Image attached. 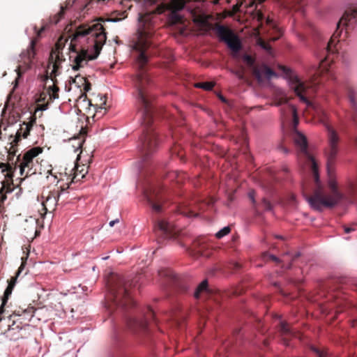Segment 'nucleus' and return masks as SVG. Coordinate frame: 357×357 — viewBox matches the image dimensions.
Masks as SVG:
<instances>
[{
	"instance_id": "obj_41",
	"label": "nucleus",
	"mask_w": 357,
	"mask_h": 357,
	"mask_svg": "<svg viewBox=\"0 0 357 357\" xmlns=\"http://www.w3.org/2000/svg\"><path fill=\"white\" fill-rule=\"evenodd\" d=\"M7 303H4V301H1V305H0V322L2 321L3 319V317H2V314L4 313L5 312V306L6 305Z\"/></svg>"
},
{
	"instance_id": "obj_24",
	"label": "nucleus",
	"mask_w": 357,
	"mask_h": 357,
	"mask_svg": "<svg viewBox=\"0 0 357 357\" xmlns=\"http://www.w3.org/2000/svg\"><path fill=\"white\" fill-rule=\"evenodd\" d=\"M74 174L72 178V182H77L84 178L85 174L87 172L85 167L77 165L74 168Z\"/></svg>"
},
{
	"instance_id": "obj_15",
	"label": "nucleus",
	"mask_w": 357,
	"mask_h": 357,
	"mask_svg": "<svg viewBox=\"0 0 357 357\" xmlns=\"http://www.w3.org/2000/svg\"><path fill=\"white\" fill-rule=\"evenodd\" d=\"M188 252L194 257H208L211 255V251L208 250V245L204 237L195 238L188 248Z\"/></svg>"
},
{
	"instance_id": "obj_23",
	"label": "nucleus",
	"mask_w": 357,
	"mask_h": 357,
	"mask_svg": "<svg viewBox=\"0 0 357 357\" xmlns=\"http://www.w3.org/2000/svg\"><path fill=\"white\" fill-rule=\"evenodd\" d=\"M345 88L351 107L354 112H357L356 91L354 88L349 84L346 85Z\"/></svg>"
},
{
	"instance_id": "obj_5",
	"label": "nucleus",
	"mask_w": 357,
	"mask_h": 357,
	"mask_svg": "<svg viewBox=\"0 0 357 357\" xmlns=\"http://www.w3.org/2000/svg\"><path fill=\"white\" fill-rule=\"evenodd\" d=\"M67 41L68 38L61 36L51 50L49 57V64H52L53 69L50 77L47 75L45 79H48L50 78L52 84L47 88V93L49 96L48 100L46 103L38 105L37 109L42 111L46 110L48 108L49 104L54 100L58 99L59 97V87L57 86L56 72L60 68V64L65 61L62 51Z\"/></svg>"
},
{
	"instance_id": "obj_28",
	"label": "nucleus",
	"mask_w": 357,
	"mask_h": 357,
	"mask_svg": "<svg viewBox=\"0 0 357 357\" xmlns=\"http://www.w3.org/2000/svg\"><path fill=\"white\" fill-rule=\"evenodd\" d=\"M195 88L202 89L205 91H211L215 86V83L213 82H197L194 84Z\"/></svg>"
},
{
	"instance_id": "obj_53",
	"label": "nucleus",
	"mask_w": 357,
	"mask_h": 357,
	"mask_svg": "<svg viewBox=\"0 0 357 357\" xmlns=\"http://www.w3.org/2000/svg\"><path fill=\"white\" fill-rule=\"evenodd\" d=\"M16 71H17V76L20 77L21 76L20 66H18L17 68Z\"/></svg>"
},
{
	"instance_id": "obj_10",
	"label": "nucleus",
	"mask_w": 357,
	"mask_h": 357,
	"mask_svg": "<svg viewBox=\"0 0 357 357\" xmlns=\"http://www.w3.org/2000/svg\"><path fill=\"white\" fill-rule=\"evenodd\" d=\"M320 81L317 79L312 80L310 83H305L300 80L297 76L290 77V86L295 91L296 94L300 98V100L305 103H308L307 98L309 88L314 89L319 84Z\"/></svg>"
},
{
	"instance_id": "obj_39",
	"label": "nucleus",
	"mask_w": 357,
	"mask_h": 357,
	"mask_svg": "<svg viewBox=\"0 0 357 357\" xmlns=\"http://www.w3.org/2000/svg\"><path fill=\"white\" fill-rule=\"evenodd\" d=\"M170 176H174L177 183H181L185 178V174L183 172H173Z\"/></svg>"
},
{
	"instance_id": "obj_16",
	"label": "nucleus",
	"mask_w": 357,
	"mask_h": 357,
	"mask_svg": "<svg viewBox=\"0 0 357 357\" xmlns=\"http://www.w3.org/2000/svg\"><path fill=\"white\" fill-rule=\"evenodd\" d=\"M155 235L161 239L173 237L175 234L174 225L165 220H158L154 225Z\"/></svg>"
},
{
	"instance_id": "obj_31",
	"label": "nucleus",
	"mask_w": 357,
	"mask_h": 357,
	"mask_svg": "<svg viewBox=\"0 0 357 357\" xmlns=\"http://www.w3.org/2000/svg\"><path fill=\"white\" fill-rule=\"evenodd\" d=\"M24 268V263H22V264L20 265V266L19 267L18 270H17V272L16 273V275L15 277H12L8 281V287H11V288L14 289L15 286V284H16V281H17V278L18 277V275L20 274L21 271L23 270Z\"/></svg>"
},
{
	"instance_id": "obj_50",
	"label": "nucleus",
	"mask_w": 357,
	"mask_h": 357,
	"mask_svg": "<svg viewBox=\"0 0 357 357\" xmlns=\"http://www.w3.org/2000/svg\"><path fill=\"white\" fill-rule=\"evenodd\" d=\"M116 222H119V219L110 221L109 225L110 227H113Z\"/></svg>"
},
{
	"instance_id": "obj_13",
	"label": "nucleus",
	"mask_w": 357,
	"mask_h": 357,
	"mask_svg": "<svg viewBox=\"0 0 357 357\" xmlns=\"http://www.w3.org/2000/svg\"><path fill=\"white\" fill-rule=\"evenodd\" d=\"M155 321V314L152 309L148 308L144 319L128 318L126 324L134 333L145 332L147 329V324L149 320Z\"/></svg>"
},
{
	"instance_id": "obj_45",
	"label": "nucleus",
	"mask_w": 357,
	"mask_h": 357,
	"mask_svg": "<svg viewBox=\"0 0 357 357\" xmlns=\"http://www.w3.org/2000/svg\"><path fill=\"white\" fill-rule=\"evenodd\" d=\"M313 351H314L317 357H326L325 354L323 352L320 351L319 349L313 348Z\"/></svg>"
},
{
	"instance_id": "obj_19",
	"label": "nucleus",
	"mask_w": 357,
	"mask_h": 357,
	"mask_svg": "<svg viewBox=\"0 0 357 357\" xmlns=\"http://www.w3.org/2000/svg\"><path fill=\"white\" fill-rule=\"evenodd\" d=\"M34 312L35 309L33 307H28L25 310H15L13 316L18 317V318L13 321V324H15L16 321H19L20 324H23L24 321H29L33 317ZM11 317L12 315L10 316V318Z\"/></svg>"
},
{
	"instance_id": "obj_8",
	"label": "nucleus",
	"mask_w": 357,
	"mask_h": 357,
	"mask_svg": "<svg viewBox=\"0 0 357 357\" xmlns=\"http://www.w3.org/2000/svg\"><path fill=\"white\" fill-rule=\"evenodd\" d=\"M215 30L220 40L225 42L233 52H238L241 49L240 40L231 29L223 25H217Z\"/></svg>"
},
{
	"instance_id": "obj_25",
	"label": "nucleus",
	"mask_w": 357,
	"mask_h": 357,
	"mask_svg": "<svg viewBox=\"0 0 357 357\" xmlns=\"http://www.w3.org/2000/svg\"><path fill=\"white\" fill-rule=\"evenodd\" d=\"M208 282L207 280L202 281L199 286L197 287L195 291L194 292V296L195 298H199L202 293L208 292Z\"/></svg>"
},
{
	"instance_id": "obj_26",
	"label": "nucleus",
	"mask_w": 357,
	"mask_h": 357,
	"mask_svg": "<svg viewBox=\"0 0 357 357\" xmlns=\"http://www.w3.org/2000/svg\"><path fill=\"white\" fill-rule=\"evenodd\" d=\"M158 274L160 277L167 278L168 280L172 282H176V275L169 269H162L158 271Z\"/></svg>"
},
{
	"instance_id": "obj_32",
	"label": "nucleus",
	"mask_w": 357,
	"mask_h": 357,
	"mask_svg": "<svg viewBox=\"0 0 357 357\" xmlns=\"http://www.w3.org/2000/svg\"><path fill=\"white\" fill-rule=\"evenodd\" d=\"M266 23L267 25L272 27L273 29V30L278 33L279 36L278 37H275V38H272L273 40H276L280 37V36H281V34H282L280 29L276 26V24L273 21V20L270 19L269 17H267L266 19Z\"/></svg>"
},
{
	"instance_id": "obj_27",
	"label": "nucleus",
	"mask_w": 357,
	"mask_h": 357,
	"mask_svg": "<svg viewBox=\"0 0 357 357\" xmlns=\"http://www.w3.org/2000/svg\"><path fill=\"white\" fill-rule=\"evenodd\" d=\"M68 4H70V3H68L65 7H63V6L61 7L60 11L56 15H55L52 18L50 19L51 23L54 24H56L57 23H59V22L61 20V19L63 18L64 13H65V10L68 8Z\"/></svg>"
},
{
	"instance_id": "obj_17",
	"label": "nucleus",
	"mask_w": 357,
	"mask_h": 357,
	"mask_svg": "<svg viewBox=\"0 0 357 357\" xmlns=\"http://www.w3.org/2000/svg\"><path fill=\"white\" fill-rule=\"evenodd\" d=\"M68 188V185L66 188L61 186L60 187V190H54L49 192L45 200L43 202L45 213L47 212H52L55 210L61 193Z\"/></svg>"
},
{
	"instance_id": "obj_61",
	"label": "nucleus",
	"mask_w": 357,
	"mask_h": 357,
	"mask_svg": "<svg viewBox=\"0 0 357 357\" xmlns=\"http://www.w3.org/2000/svg\"><path fill=\"white\" fill-rule=\"evenodd\" d=\"M220 98L222 101L225 102V98H223L222 96H220Z\"/></svg>"
},
{
	"instance_id": "obj_56",
	"label": "nucleus",
	"mask_w": 357,
	"mask_h": 357,
	"mask_svg": "<svg viewBox=\"0 0 357 357\" xmlns=\"http://www.w3.org/2000/svg\"><path fill=\"white\" fill-rule=\"evenodd\" d=\"M82 143H83V141L82 142H79V144H78V147L80 148L82 145Z\"/></svg>"
},
{
	"instance_id": "obj_2",
	"label": "nucleus",
	"mask_w": 357,
	"mask_h": 357,
	"mask_svg": "<svg viewBox=\"0 0 357 357\" xmlns=\"http://www.w3.org/2000/svg\"><path fill=\"white\" fill-rule=\"evenodd\" d=\"M149 17V15L148 14L139 16V22L144 23L143 27L139 28L136 37L132 41V49L139 52L136 60L138 66L136 84L137 98L142 109V124L144 127L142 136L140 138V149L145 158L148 157L155 150L158 143L157 135L151 127L153 120V98L146 89V86L149 84L150 82L149 76L145 70V66L148 62L146 51L151 47V33L149 29L145 27Z\"/></svg>"
},
{
	"instance_id": "obj_64",
	"label": "nucleus",
	"mask_w": 357,
	"mask_h": 357,
	"mask_svg": "<svg viewBox=\"0 0 357 357\" xmlns=\"http://www.w3.org/2000/svg\"><path fill=\"white\" fill-rule=\"evenodd\" d=\"M298 256H299V254H296V255H295V257H294V259H295V258L298 257Z\"/></svg>"
},
{
	"instance_id": "obj_43",
	"label": "nucleus",
	"mask_w": 357,
	"mask_h": 357,
	"mask_svg": "<svg viewBox=\"0 0 357 357\" xmlns=\"http://www.w3.org/2000/svg\"><path fill=\"white\" fill-rule=\"evenodd\" d=\"M260 46L263 49H264V50H267L268 52H270L271 50V47L270 45H268V43H266L264 41H262V42L260 43Z\"/></svg>"
},
{
	"instance_id": "obj_11",
	"label": "nucleus",
	"mask_w": 357,
	"mask_h": 357,
	"mask_svg": "<svg viewBox=\"0 0 357 357\" xmlns=\"http://www.w3.org/2000/svg\"><path fill=\"white\" fill-rule=\"evenodd\" d=\"M36 122V114H31L30 116V120L29 122H24L21 126L20 129L17 131L13 139L11 142V146L9 149V160H10V155H15L16 149L15 147L17 146L18 142L21 141L22 137L26 138L30 133L32 127Z\"/></svg>"
},
{
	"instance_id": "obj_9",
	"label": "nucleus",
	"mask_w": 357,
	"mask_h": 357,
	"mask_svg": "<svg viewBox=\"0 0 357 357\" xmlns=\"http://www.w3.org/2000/svg\"><path fill=\"white\" fill-rule=\"evenodd\" d=\"M243 61L251 70L252 75L261 83L263 82L264 77L270 78L275 75L274 71L266 65L257 66L255 64V59L248 54H245L243 57Z\"/></svg>"
},
{
	"instance_id": "obj_63",
	"label": "nucleus",
	"mask_w": 357,
	"mask_h": 357,
	"mask_svg": "<svg viewBox=\"0 0 357 357\" xmlns=\"http://www.w3.org/2000/svg\"><path fill=\"white\" fill-rule=\"evenodd\" d=\"M339 288L342 289V287H339V286H338L337 287H335V289H336V290H339V289H338Z\"/></svg>"
},
{
	"instance_id": "obj_48",
	"label": "nucleus",
	"mask_w": 357,
	"mask_h": 357,
	"mask_svg": "<svg viewBox=\"0 0 357 357\" xmlns=\"http://www.w3.org/2000/svg\"><path fill=\"white\" fill-rule=\"evenodd\" d=\"M45 98H46V94L43 93L40 94V98L38 100V102H42V101H44L45 100Z\"/></svg>"
},
{
	"instance_id": "obj_59",
	"label": "nucleus",
	"mask_w": 357,
	"mask_h": 357,
	"mask_svg": "<svg viewBox=\"0 0 357 357\" xmlns=\"http://www.w3.org/2000/svg\"><path fill=\"white\" fill-rule=\"evenodd\" d=\"M353 326H357V320L354 321Z\"/></svg>"
},
{
	"instance_id": "obj_29",
	"label": "nucleus",
	"mask_w": 357,
	"mask_h": 357,
	"mask_svg": "<svg viewBox=\"0 0 357 357\" xmlns=\"http://www.w3.org/2000/svg\"><path fill=\"white\" fill-rule=\"evenodd\" d=\"M172 155L173 156H177L181 161H184V155L183 154L182 149L179 145H175L171 149Z\"/></svg>"
},
{
	"instance_id": "obj_55",
	"label": "nucleus",
	"mask_w": 357,
	"mask_h": 357,
	"mask_svg": "<svg viewBox=\"0 0 357 357\" xmlns=\"http://www.w3.org/2000/svg\"><path fill=\"white\" fill-rule=\"evenodd\" d=\"M344 284V280H341L340 281V285H342V284Z\"/></svg>"
},
{
	"instance_id": "obj_38",
	"label": "nucleus",
	"mask_w": 357,
	"mask_h": 357,
	"mask_svg": "<svg viewBox=\"0 0 357 357\" xmlns=\"http://www.w3.org/2000/svg\"><path fill=\"white\" fill-rule=\"evenodd\" d=\"M82 89H81V91H84V93L82 94V96H84L86 97V93L91 90V84L89 82V80L86 79V82H84V84L82 85Z\"/></svg>"
},
{
	"instance_id": "obj_14",
	"label": "nucleus",
	"mask_w": 357,
	"mask_h": 357,
	"mask_svg": "<svg viewBox=\"0 0 357 357\" xmlns=\"http://www.w3.org/2000/svg\"><path fill=\"white\" fill-rule=\"evenodd\" d=\"M144 196L155 213H160L163 208V197L161 195L160 190L157 188H151L144 191Z\"/></svg>"
},
{
	"instance_id": "obj_52",
	"label": "nucleus",
	"mask_w": 357,
	"mask_h": 357,
	"mask_svg": "<svg viewBox=\"0 0 357 357\" xmlns=\"http://www.w3.org/2000/svg\"><path fill=\"white\" fill-rule=\"evenodd\" d=\"M172 319L175 320V321H177L178 322V315L174 313L173 315H172Z\"/></svg>"
},
{
	"instance_id": "obj_6",
	"label": "nucleus",
	"mask_w": 357,
	"mask_h": 357,
	"mask_svg": "<svg viewBox=\"0 0 357 357\" xmlns=\"http://www.w3.org/2000/svg\"><path fill=\"white\" fill-rule=\"evenodd\" d=\"M356 24H357V4L349 7L340 19L337 29L328 43V51L333 52V47H335L337 43L346 39L348 30L353 29Z\"/></svg>"
},
{
	"instance_id": "obj_35",
	"label": "nucleus",
	"mask_w": 357,
	"mask_h": 357,
	"mask_svg": "<svg viewBox=\"0 0 357 357\" xmlns=\"http://www.w3.org/2000/svg\"><path fill=\"white\" fill-rule=\"evenodd\" d=\"M263 259L265 261H273L276 263L280 262V260L277 257H275L273 255L268 254L267 252L263 254Z\"/></svg>"
},
{
	"instance_id": "obj_18",
	"label": "nucleus",
	"mask_w": 357,
	"mask_h": 357,
	"mask_svg": "<svg viewBox=\"0 0 357 357\" xmlns=\"http://www.w3.org/2000/svg\"><path fill=\"white\" fill-rule=\"evenodd\" d=\"M35 30L37 33L36 38L31 40L29 47L27 50L20 54L22 59H24L25 63H31L32 62L33 59L35 56L36 51L35 46L36 45L38 38L40 36L41 33L45 30V26H43L39 30H36V27L35 26Z\"/></svg>"
},
{
	"instance_id": "obj_42",
	"label": "nucleus",
	"mask_w": 357,
	"mask_h": 357,
	"mask_svg": "<svg viewBox=\"0 0 357 357\" xmlns=\"http://www.w3.org/2000/svg\"><path fill=\"white\" fill-rule=\"evenodd\" d=\"M248 197L250 198V199L252 201L253 205H254V207H256L255 206V190H250L249 192H248Z\"/></svg>"
},
{
	"instance_id": "obj_60",
	"label": "nucleus",
	"mask_w": 357,
	"mask_h": 357,
	"mask_svg": "<svg viewBox=\"0 0 357 357\" xmlns=\"http://www.w3.org/2000/svg\"><path fill=\"white\" fill-rule=\"evenodd\" d=\"M264 345H265V346H267V345H268V341H267V340H264Z\"/></svg>"
},
{
	"instance_id": "obj_7",
	"label": "nucleus",
	"mask_w": 357,
	"mask_h": 357,
	"mask_svg": "<svg viewBox=\"0 0 357 357\" xmlns=\"http://www.w3.org/2000/svg\"><path fill=\"white\" fill-rule=\"evenodd\" d=\"M214 202L212 198L207 202L199 199L188 201L178 206V212L186 217H197L199 211L205 210L207 206L213 204Z\"/></svg>"
},
{
	"instance_id": "obj_4",
	"label": "nucleus",
	"mask_w": 357,
	"mask_h": 357,
	"mask_svg": "<svg viewBox=\"0 0 357 357\" xmlns=\"http://www.w3.org/2000/svg\"><path fill=\"white\" fill-rule=\"evenodd\" d=\"M135 285L132 280L124 275L111 273L107 278L108 299L112 303L109 307H117L125 309L134 306L135 301L130 290Z\"/></svg>"
},
{
	"instance_id": "obj_12",
	"label": "nucleus",
	"mask_w": 357,
	"mask_h": 357,
	"mask_svg": "<svg viewBox=\"0 0 357 357\" xmlns=\"http://www.w3.org/2000/svg\"><path fill=\"white\" fill-rule=\"evenodd\" d=\"M42 152L43 149L39 146H36L31 148L24 154L22 162L19 165L21 176L24 175L26 168H27L28 170L25 176H27L29 174L36 173V169H33V159Z\"/></svg>"
},
{
	"instance_id": "obj_58",
	"label": "nucleus",
	"mask_w": 357,
	"mask_h": 357,
	"mask_svg": "<svg viewBox=\"0 0 357 357\" xmlns=\"http://www.w3.org/2000/svg\"><path fill=\"white\" fill-rule=\"evenodd\" d=\"M284 69V71L286 73H288L289 72V69L286 68H283Z\"/></svg>"
},
{
	"instance_id": "obj_40",
	"label": "nucleus",
	"mask_w": 357,
	"mask_h": 357,
	"mask_svg": "<svg viewBox=\"0 0 357 357\" xmlns=\"http://www.w3.org/2000/svg\"><path fill=\"white\" fill-rule=\"evenodd\" d=\"M261 205L266 211H270L272 208L271 202L265 198H263L261 201Z\"/></svg>"
},
{
	"instance_id": "obj_54",
	"label": "nucleus",
	"mask_w": 357,
	"mask_h": 357,
	"mask_svg": "<svg viewBox=\"0 0 357 357\" xmlns=\"http://www.w3.org/2000/svg\"><path fill=\"white\" fill-rule=\"evenodd\" d=\"M282 150L284 152V153H287V149L286 148H284V147H281Z\"/></svg>"
},
{
	"instance_id": "obj_36",
	"label": "nucleus",
	"mask_w": 357,
	"mask_h": 357,
	"mask_svg": "<svg viewBox=\"0 0 357 357\" xmlns=\"http://www.w3.org/2000/svg\"><path fill=\"white\" fill-rule=\"evenodd\" d=\"M13 290V289L11 288V287L7 286V287L4 291L3 296L1 298V301H4V303H7L10 295L12 294Z\"/></svg>"
},
{
	"instance_id": "obj_47",
	"label": "nucleus",
	"mask_w": 357,
	"mask_h": 357,
	"mask_svg": "<svg viewBox=\"0 0 357 357\" xmlns=\"http://www.w3.org/2000/svg\"><path fill=\"white\" fill-rule=\"evenodd\" d=\"M232 265H233V268L234 270H238L241 267V264L239 263H238V262H234V263H233Z\"/></svg>"
},
{
	"instance_id": "obj_46",
	"label": "nucleus",
	"mask_w": 357,
	"mask_h": 357,
	"mask_svg": "<svg viewBox=\"0 0 357 357\" xmlns=\"http://www.w3.org/2000/svg\"><path fill=\"white\" fill-rule=\"evenodd\" d=\"M344 232L345 233H350L351 231L355 230V228L351 227H346V226H344Z\"/></svg>"
},
{
	"instance_id": "obj_62",
	"label": "nucleus",
	"mask_w": 357,
	"mask_h": 357,
	"mask_svg": "<svg viewBox=\"0 0 357 357\" xmlns=\"http://www.w3.org/2000/svg\"><path fill=\"white\" fill-rule=\"evenodd\" d=\"M3 192V188H1V189L0 190V194H2Z\"/></svg>"
},
{
	"instance_id": "obj_1",
	"label": "nucleus",
	"mask_w": 357,
	"mask_h": 357,
	"mask_svg": "<svg viewBox=\"0 0 357 357\" xmlns=\"http://www.w3.org/2000/svg\"><path fill=\"white\" fill-rule=\"evenodd\" d=\"M282 117L286 118L289 114L293 116L294 128L291 132V137L298 149V154L300 158L312 170L315 181V189L312 195H304L312 208L316 211H321L324 207H332L340 201L345 199L349 203L354 202L355 197H357V178L355 182H349L344 193L339 191L337 183L335 179V164L336 156L338 153V142L340 140L337 131L327 122L322 119L323 123L327 130L328 148L325 153L326 156V166L328 175V188L330 195H326L323 186L319 182L318 165L313 156L308 151L307 141L306 137L297 130L296 126L298 123V117L296 107L291 105H287L280 109ZM326 118V114L323 112V119Z\"/></svg>"
},
{
	"instance_id": "obj_3",
	"label": "nucleus",
	"mask_w": 357,
	"mask_h": 357,
	"mask_svg": "<svg viewBox=\"0 0 357 357\" xmlns=\"http://www.w3.org/2000/svg\"><path fill=\"white\" fill-rule=\"evenodd\" d=\"M71 38L69 45V60L74 70L87 64V62L98 57L107 36L100 22L82 24L78 26Z\"/></svg>"
},
{
	"instance_id": "obj_57",
	"label": "nucleus",
	"mask_w": 357,
	"mask_h": 357,
	"mask_svg": "<svg viewBox=\"0 0 357 357\" xmlns=\"http://www.w3.org/2000/svg\"><path fill=\"white\" fill-rule=\"evenodd\" d=\"M5 199H6V196L5 195H3L1 200L3 201Z\"/></svg>"
},
{
	"instance_id": "obj_20",
	"label": "nucleus",
	"mask_w": 357,
	"mask_h": 357,
	"mask_svg": "<svg viewBox=\"0 0 357 357\" xmlns=\"http://www.w3.org/2000/svg\"><path fill=\"white\" fill-rule=\"evenodd\" d=\"M14 158V156L13 155H10V160H9V158H8V163H0V169L5 167V169H3V172L6 171V177L8 179L13 180V177L14 176V172L15 169H17V162L20 161V155H18L16 160V162L15 163H10L11 161H13Z\"/></svg>"
},
{
	"instance_id": "obj_34",
	"label": "nucleus",
	"mask_w": 357,
	"mask_h": 357,
	"mask_svg": "<svg viewBox=\"0 0 357 357\" xmlns=\"http://www.w3.org/2000/svg\"><path fill=\"white\" fill-rule=\"evenodd\" d=\"M231 231V228L229 227H225L222 229H220L219 231H218L215 234V237L217 238H221L223 236L227 235Z\"/></svg>"
},
{
	"instance_id": "obj_33",
	"label": "nucleus",
	"mask_w": 357,
	"mask_h": 357,
	"mask_svg": "<svg viewBox=\"0 0 357 357\" xmlns=\"http://www.w3.org/2000/svg\"><path fill=\"white\" fill-rule=\"evenodd\" d=\"M282 96L281 97H276L274 105L275 106H280L283 104H287L288 102V98L285 96L282 93H281Z\"/></svg>"
},
{
	"instance_id": "obj_22",
	"label": "nucleus",
	"mask_w": 357,
	"mask_h": 357,
	"mask_svg": "<svg viewBox=\"0 0 357 357\" xmlns=\"http://www.w3.org/2000/svg\"><path fill=\"white\" fill-rule=\"evenodd\" d=\"M341 291L340 290L334 289L329 295L330 298L334 301L335 307H337L336 312L340 313L343 310L342 306L343 303L345 301L344 298L340 296Z\"/></svg>"
},
{
	"instance_id": "obj_49",
	"label": "nucleus",
	"mask_w": 357,
	"mask_h": 357,
	"mask_svg": "<svg viewBox=\"0 0 357 357\" xmlns=\"http://www.w3.org/2000/svg\"><path fill=\"white\" fill-rule=\"evenodd\" d=\"M351 118H352V121H354V123L357 125V114H352Z\"/></svg>"
},
{
	"instance_id": "obj_44",
	"label": "nucleus",
	"mask_w": 357,
	"mask_h": 357,
	"mask_svg": "<svg viewBox=\"0 0 357 357\" xmlns=\"http://www.w3.org/2000/svg\"><path fill=\"white\" fill-rule=\"evenodd\" d=\"M257 17L259 22H262L265 19L264 14L261 11H257Z\"/></svg>"
},
{
	"instance_id": "obj_21",
	"label": "nucleus",
	"mask_w": 357,
	"mask_h": 357,
	"mask_svg": "<svg viewBox=\"0 0 357 357\" xmlns=\"http://www.w3.org/2000/svg\"><path fill=\"white\" fill-rule=\"evenodd\" d=\"M279 331L282 336L284 343L288 345L287 341L289 338L295 337L296 335V332L293 331L289 324L286 322L281 321L279 326Z\"/></svg>"
},
{
	"instance_id": "obj_51",
	"label": "nucleus",
	"mask_w": 357,
	"mask_h": 357,
	"mask_svg": "<svg viewBox=\"0 0 357 357\" xmlns=\"http://www.w3.org/2000/svg\"><path fill=\"white\" fill-rule=\"evenodd\" d=\"M236 75L240 78V79H243V73L242 72H236Z\"/></svg>"
},
{
	"instance_id": "obj_37",
	"label": "nucleus",
	"mask_w": 357,
	"mask_h": 357,
	"mask_svg": "<svg viewBox=\"0 0 357 357\" xmlns=\"http://www.w3.org/2000/svg\"><path fill=\"white\" fill-rule=\"evenodd\" d=\"M86 77H84L80 75H76L75 77L73 79V82L80 88H82V85L84 84V82H86Z\"/></svg>"
},
{
	"instance_id": "obj_30",
	"label": "nucleus",
	"mask_w": 357,
	"mask_h": 357,
	"mask_svg": "<svg viewBox=\"0 0 357 357\" xmlns=\"http://www.w3.org/2000/svg\"><path fill=\"white\" fill-rule=\"evenodd\" d=\"M99 97V99L96 101L95 106L97 107L98 109H104L105 105H106L107 102V96L103 94H98V98Z\"/></svg>"
}]
</instances>
